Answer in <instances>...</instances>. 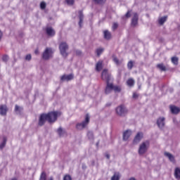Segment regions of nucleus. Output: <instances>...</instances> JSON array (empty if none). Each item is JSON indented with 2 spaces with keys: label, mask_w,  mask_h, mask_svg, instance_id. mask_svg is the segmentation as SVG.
Wrapping results in <instances>:
<instances>
[{
  "label": "nucleus",
  "mask_w": 180,
  "mask_h": 180,
  "mask_svg": "<svg viewBox=\"0 0 180 180\" xmlns=\"http://www.w3.org/2000/svg\"><path fill=\"white\" fill-rule=\"evenodd\" d=\"M58 116H61V112L59 111H51L46 114L42 113L39 116L38 125L40 127L44 126L46 120L49 123H55V122H57Z\"/></svg>",
  "instance_id": "1"
},
{
  "label": "nucleus",
  "mask_w": 180,
  "mask_h": 180,
  "mask_svg": "<svg viewBox=\"0 0 180 180\" xmlns=\"http://www.w3.org/2000/svg\"><path fill=\"white\" fill-rule=\"evenodd\" d=\"M149 148H150V141H146L142 143H141L138 150L139 155H143L146 154V153H147V150H148Z\"/></svg>",
  "instance_id": "2"
},
{
  "label": "nucleus",
  "mask_w": 180,
  "mask_h": 180,
  "mask_svg": "<svg viewBox=\"0 0 180 180\" xmlns=\"http://www.w3.org/2000/svg\"><path fill=\"white\" fill-rule=\"evenodd\" d=\"M68 49V44L67 42H61L59 44V50L60 52L61 56L63 57H68V53H67V51Z\"/></svg>",
  "instance_id": "3"
},
{
  "label": "nucleus",
  "mask_w": 180,
  "mask_h": 180,
  "mask_svg": "<svg viewBox=\"0 0 180 180\" xmlns=\"http://www.w3.org/2000/svg\"><path fill=\"white\" fill-rule=\"evenodd\" d=\"M89 115L86 114L85 117V120L83 121L82 123H78L76 125V129L77 130H82V129H85L86 126H88L89 124Z\"/></svg>",
  "instance_id": "4"
},
{
  "label": "nucleus",
  "mask_w": 180,
  "mask_h": 180,
  "mask_svg": "<svg viewBox=\"0 0 180 180\" xmlns=\"http://www.w3.org/2000/svg\"><path fill=\"white\" fill-rule=\"evenodd\" d=\"M53 53L54 51H53V49H51V48H46L42 54V58L44 60H49L51 57H53Z\"/></svg>",
  "instance_id": "5"
},
{
  "label": "nucleus",
  "mask_w": 180,
  "mask_h": 180,
  "mask_svg": "<svg viewBox=\"0 0 180 180\" xmlns=\"http://www.w3.org/2000/svg\"><path fill=\"white\" fill-rule=\"evenodd\" d=\"M110 74L109 73V70L108 69H103L101 72V79L103 81H105L106 83L110 82Z\"/></svg>",
  "instance_id": "6"
},
{
  "label": "nucleus",
  "mask_w": 180,
  "mask_h": 180,
  "mask_svg": "<svg viewBox=\"0 0 180 180\" xmlns=\"http://www.w3.org/2000/svg\"><path fill=\"white\" fill-rule=\"evenodd\" d=\"M115 110L119 116H124L127 113V109L123 105L118 106Z\"/></svg>",
  "instance_id": "7"
},
{
  "label": "nucleus",
  "mask_w": 180,
  "mask_h": 180,
  "mask_svg": "<svg viewBox=\"0 0 180 180\" xmlns=\"http://www.w3.org/2000/svg\"><path fill=\"white\" fill-rule=\"evenodd\" d=\"M139 25V14L137 13H134V15L131 20V26L132 27H136Z\"/></svg>",
  "instance_id": "8"
},
{
  "label": "nucleus",
  "mask_w": 180,
  "mask_h": 180,
  "mask_svg": "<svg viewBox=\"0 0 180 180\" xmlns=\"http://www.w3.org/2000/svg\"><path fill=\"white\" fill-rule=\"evenodd\" d=\"M143 137V132H138L133 140V143L137 144L138 143H140Z\"/></svg>",
  "instance_id": "9"
},
{
  "label": "nucleus",
  "mask_w": 180,
  "mask_h": 180,
  "mask_svg": "<svg viewBox=\"0 0 180 180\" xmlns=\"http://www.w3.org/2000/svg\"><path fill=\"white\" fill-rule=\"evenodd\" d=\"M112 91H113V83L107 82L105 89V95H109Z\"/></svg>",
  "instance_id": "10"
},
{
  "label": "nucleus",
  "mask_w": 180,
  "mask_h": 180,
  "mask_svg": "<svg viewBox=\"0 0 180 180\" xmlns=\"http://www.w3.org/2000/svg\"><path fill=\"white\" fill-rule=\"evenodd\" d=\"M8 106L6 105H0V115L1 116H6L8 113Z\"/></svg>",
  "instance_id": "11"
},
{
  "label": "nucleus",
  "mask_w": 180,
  "mask_h": 180,
  "mask_svg": "<svg viewBox=\"0 0 180 180\" xmlns=\"http://www.w3.org/2000/svg\"><path fill=\"white\" fill-rule=\"evenodd\" d=\"M45 31H46V34L48 36H50L51 37L56 36V31L51 27H47L45 29Z\"/></svg>",
  "instance_id": "12"
},
{
  "label": "nucleus",
  "mask_w": 180,
  "mask_h": 180,
  "mask_svg": "<svg viewBox=\"0 0 180 180\" xmlns=\"http://www.w3.org/2000/svg\"><path fill=\"white\" fill-rule=\"evenodd\" d=\"M169 109H170V111L172 113V115H178V113H179V112H180L179 107H176L173 105L169 106Z\"/></svg>",
  "instance_id": "13"
},
{
  "label": "nucleus",
  "mask_w": 180,
  "mask_h": 180,
  "mask_svg": "<svg viewBox=\"0 0 180 180\" xmlns=\"http://www.w3.org/2000/svg\"><path fill=\"white\" fill-rule=\"evenodd\" d=\"M71 79H74V75H72V74L68 75H63L60 77L61 81H71Z\"/></svg>",
  "instance_id": "14"
},
{
  "label": "nucleus",
  "mask_w": 180,
  "mask_h": 180,
  "mask_svg": "<svg viewBox=\"0 0 180 180\" xmlns=\"http://www.w3.org/2000/svg\"><path fill=\"white\" fill-rule=\"evenodd\" d=\"M157 124L160 128L164 127V126H165V118L160 117L157 121Z\"/></svg>",
  "instance_id": "15"
},
{
  "label": "nucleus",
  "mask_w": 180,
  "mask_h": 180,
  "mask_svg": "<svg viewBox=\"0 0 180 180\" xmlns=\"http://www.w3.org/2000/svg\"><path fill=\"white\" fill-rule=\"evenodd\" d=\"M131 136V131L127 129L126 130L123 134V140L124 141H127L129 140V138Z\"/></svg>",
  "instance_id": "16"
},
{
  "label": "nucleus",
  "mask_w": 180,
  "mask_h": 180,
  "mask_svg": "<svg viewBox=\"0 0 180 180\" xmlns=\"http://www.w3.org/2000/svg\"><path fill=\"white\" fill-rule=\"evenodd\" d=\"M103 68V61L98 60L96 65V70L99 72Z\"/></svg>",
  "instance_id": "17"
},
{
  "label": "nucleus",
  "mask_w": 180,
  "mask_h": 180,
  "mask_svg": "<svg viewBox=\"0 0 180 180\" xmlns=\"http://www.w3.org/2000/svg\"><path fill=\"white\" fill-rule=\"evenodd\" d=\"M39 180H47V174L46 172H42L40 174ZM49 180H54L53 176H51Z\"/></svg>",
  "instance_id": "18"
},
{
  "label": "nucleus",
  "mask_w": 180,
  "mask_h": 180,
  "mask_svg": "<svg viewBox=\"0 0 180 180\" xmlns=\"http://www.w3.org/2000/svg\"><path fill=\"white\" fill-rule=\"evenodd\" d=\"M103 34L104 39H105V40H110L112 38V34L108 30H104Z\"/></svg>",
  "instance_id": "19"
},
{
  "label": "nucleus",
  "mask_w": 180,
  "mask_h": 180,
  "mask_svg": "<svg viewBox=\"0 0 180 180\" xmlns=\"http://www.w3.org/2000/svg\"><path fill=\"white\" fill-rule=\"evenodd\" d=\"M165 157H167L169 158V161H171V162H175V158L174 157V155H172V154H171L168 152H165Z\"/></svg>",
  "instance_id": "20"
},
{
  "label": "nucleus",
  "mask_w": 180,
  "mask_h": 180,
  "mask_svg": "<svg viewBox=\"0 0 180 180\" xmlns=\"http://www.w3.org/2000/svg\"><path fill=\"white\" fill-rule=\"evenodd\" d=\"M22 110H23V108H22L18 105H15L14 111L15 112V113H17V115H22Z\"/></svg>",
  "instance_id": "21"
},
{
  "label": "nucleus",
  "mask_w": 180,
  "mask_h": 180,
  "mask_svg": "<svg viewBox=\"0 0 180 180\" xmlns=\"http://www.w3.org/2000/svg\"><path fill=\"white\" fill-rule=\"evenodd\" d=\"M79 25L81 27L82 25V21L84 20V14L82 13V11H79Z\"/></svg>",
  "instance_id": "22"
},
{
  "label": "nucleus",
  "mask_w": 180,
  "mask_h": 180,
  "mask_svg": "<svg viewBox=\"0 0 180 180\" xmlns=\"http://www.w3.org/2000/svg\"><path fill=\"white\" fill-rule=\"evenodd\" d=\"M174 176L176 179H180V169L179 167H176L174 170Z\"/></svg>",
  "instance_id": "23"
},
{
  "label": "nucleus",
  "mask_w": 180,
  "mask_h": 180,
  "mask_svg": "<svg viewBox=\"0 0 180 180\" xmlns=\"http://www.w3.org/2000/svg\"><path fill=\"white\" fill-rule=\"evenodd\" d=\"M156 67L161 71H167V67L164 65V63H159L156 65Z\"/></svg>",
  "instance_id": "24"
},
{
  "label": "nucleus",
  "mask_w": 180,
  "mask_h": 180,
  "mask_svg": "<svg viewBox=\"0 0 180 180\" xmlns=\"http://www.w3.org/2000/svg\"><path fill=\"white\" fill-rule=\"evenodd\" d=\"M167 19H168L167 16H164V17L159 18V20H158L159 25H162L164 23H165V22H167Z\"/></svg>",
  "instance_id": "25"
},
{
  "label": "nucleus",
  "mask_w": 180,
  "mask_h": 180,
  "mask_svg": "<svg viewBox=\"0 0 180 180\" xmlns=\"http://www.w3.org/2000/svg\"><path fill=\"white\" fill-rule=\"evenodd\" d=\"M111 180H120V173L115 172L111 177Z\"/></svg>",
  "instance_id": "26"
},
{
  "label": "nucleus",
  "mask_w": 180,
  "mask_h": 180,
  "mask_svg": "<svg viewBox=\"0 0 180 180\" xmlns=\"http://www.w3.org/2000/svg\"><path fill=\"white\" fill-rule=\"evenodd\" d=\"M127 85H128V86H134V79H133L132 78H129L127 81Z\"/></svg>",
  "instance_id": "27"
},
{
  "label": "nucleus",
  "mask_w": 180,
  "mask_h": 180,
  "mask_svg": "<svg viewBox=\"0 0 180 180\" xmlns=\"http://www.w3.org/2000/svg\"><path fill=\"white\" fill-rule=\"evenodd\" d=\"M171 60H172V64H174V65H178V61L179 60L178 57H176V56L172 57Z\"/></svg>",
  "instance_id": "28"
},
{
  "label": "nucleus",
  "mask_w": 180,
  "mask_h": 180,
  "mask_svg": "<svg viewBox=\"0 0 180 180\" xmlns=\"http://www.w3.org/2000/svg\"><path fill=\"white\" fill-rule=\"evenodd\" d=\"M133 67H134V61L129 60L127 63V68L128 70H132Z\"/></svg>",
  "instance_id": "29"
},
{
  "label": "nucleus",
  "mask_w": 180,
  "mask_h": 180,
  "mask_svg": "<svg viewBox=\"0 0 180 180\" xmlns=\"http://www.w3.org/2000/svg\"><path fill=\"white\" fill-rule=\"evenodd\" d=\"M104 50L105 49H103V48H98L96 49V52L98 57H99V56H101V54H102L103 53Z\"/></svg>",
  "instance_id": "30"
},
{
  "label": "nucleus",
  "mask_w": 180,
  "mask_h": 180,
  "mask_svg": "<svg viewBox=\"0 0 180 180\" xmlns=\"http://www.w3.org/2000/svg\"><path fill=\"white\" fill-rule=\"evenodd\" d=\"M93 1L98 5H103V4H105V2H106V0H93Z\"/></svg>",
  "instance_id": "31"
},
{
  "label": "nucleus",
  "mask_w": 180,
  "mask_h": 180,
  "mask_svg": "<svg viewBox=\"0 0 180 180\" xmlns=\"http://www.w3.org/2000/svg\"><path fill=\"white\" fill-rule=\"evenodd\" d=\"M112 90L115 91V92H120V91H122V88H120L119 86L113 85Z\"/></svg>",
  "instance_id": "32"
},
{
  "label": "nucleus",
  "mask_w": 180,
  "mask_h": 180,
  "mask_svg": "<svg viewBox=\"0 0 180 180\" xmlns=\"http://www.w3.org/2000/svg\"><path fill=\"white\" fill-rule=\"evenodd\" d=\"M6 146V138H4L3 142L0 144V149L2 150Z\"/></svg>",
  "instance_id": "33"
},
{
  "label": "nucleus",
  "mask_w": 180,
  "mask_h": 180,
  "mask_svg": "<svg viewBox=\"0 0 180 180\" xmlns=\"http://www.w3.org/2000/svg\"><path fill=\"white\" fill-rule=\"evenodd\" d=\"M113 61L116 64V65H120V61L119 60V58L117 57L113 58Z\"/></svg>",
  "instance_id": "34"
},
{
  "label": "nucleus",
  "mask_w": 180,
  "mask_h": 180,
  "mask_svg": "<svg viewBox=\"0 0 180 180\" xmlns=\"http://www.w3.org/2000/svg\"><path fill=\"white\" fill-rule=\"evenodd\" d=\"M127 19L131 16V11L129 10L124 15Z\"/></svg>",
  "instance_id": "35"
},
{
  "label": "nucleus",
  "mask_w": 180,
  "mask_h": 180,
  "mask_svg": "<svg viewBox=\"0 0 180 180\" xmlns=\"http://www.w3.org/2000/svg\"><path fill=\"white\" fill-rule=\"evenodd\" d=\"M117 27H119V24H117V22H114L112 24V30H116V29H117Z\"/></svg>",
  "instance_id": "36"
},
{
  "label": "nucleus",
  "mask_w": 180,
  "mask_h": 180,
  "mask_svg": "<svg viewBox=\"0 0 180 180\" xmlns=\"http://www.w3.org/2000/svg\"><path fill=\"white\" fill-rule=\"evenodd\" d=\"M64 133V131H63V128L60 127L58 129V134L60 136H63Z\"/></svg>",
  "instance_id": "37"
},
{
  "label": "nucleus",
  "mask_w": 180,
  "mask_h": 180,
  "mask_svg": "<svg viewBox=\"0 0 180 180\" xmlns=\"http://www.w3.org/2000/svg\"><path fill=\"white\" fill-rule=\"evenodd\" d=\"M63 180H72V178H71V176H70V174H66L64 176Z\"/></svg>",
  "instance_id": "38"
},
{
  "label": "nucleus",
  "mask_w": 180,
  "mask_h": 180,
  "mask_svg": "<svg viewBox=\"0 0 180 180\" xmlns=\"http://www.w3.org/2000/svg\"><path fill=\"white\" fill-rule=\"evenodd\" d=\"M65 2L68 5H74L75 1L74 0H65Z\"/></svg>",
  "instance_id": "39"
},
{
  "label": "nucleus",
  "mask_w": 180,
  "mask_h": 180,
  "mask_svg": "<svg viewBox=\"0 0 180 180\" xmlns=\"http://www.w3.org/2000/svg\"><path fill=\"white\" fill-rule=\"evenodd\" d=\"M40 8L41 9H46V3L44 1L41 2Z\"/></svg>",
  "instance_id": "40"
},
{
  "label": "nucleus",
  "mask_w": 180,
  "mask_h": 180,
  "mask_svg": "<svg viewBox=\"0 0 180 180\" xmlns=\"http://www.w3.org/2000/svg\"><path fill=\"white\" fill-rule=\"evenodd\" d=\"M132 98L134 99H137V98H139V94H137L136 92H134L132 95Z\"/></svg>",
  "instance_id": "41"
},
{
  "label": "nucleus",
  "mask_w": 180,
  "mask_h": 180,
  "mask_svg": "<svg viewBox=\"0 0 180 180\" xmlns=\"http://www.w3.org/2000/svg\"><path fill=\"white\" fill-rule=\"evenodd\" d=\"M25 60H27L28 61H30L32 60V55L28 54L25 56Z\"/></svg>",
  "instance_id": "42"
},
{
  "label": "nucleus",
  "mask_w": 180,
  "mask_h": 180,
  "mask_svg": "<svg viewBox=\"0 0 180 180\" xmlns=\"http://www.w3.org/2000/svg\"><path fill=\"white\" fill-rule=\"evenodd\" d=\"M8 59H9V57L6 55H4L2 58L3 61H5V62L8 61Z\"/></svg>",
  "instance_id": "43"
},
{
  "label": "nucleus",
  "mask_w": 180,
  "mask_h": 180,
  "mask_svg": "<svg viewBox=\"0 0 180 180\" xmlns=\"http://www.w3.org/2000/svg\"><path fill=\"white\" fill-rule=\"evenodd\" d=\"M76 54L77 56H81L82 54V52L81 51H76Z\"/></svg>",
  "instance_id": "44"
},
{
  "label": "nucleus",
  "mask_w": 180,
  "mask_h": 180,
  "mask_svg": "<svg viewBox=\"0 0 180 180\" xmlns=\"http://www.w3.org/2000/svg\"><path fill=\"white\" fill-rule=\"evenodd\" d=\"M105 157H106V158H108V160H109V158H110V155L109 154H106Z\"/></svg>",
  "instance_id": "45"
},
{
  "label": "nucleus",
  "mask_w": 180,
  "mask_h": 180,
  "mask_svg": "<svg viewBox=\"0 0 180 180\" xmlns=\"http://www.w3.org/2000/svg\"><path fill=\"white\" fill-rule=\"evenodd\" d=\"M34 53H35V54H39V49H36L35 51H34Z\"/></svg>",
  "instance_id": "46"
},
{
  "label": "nucleus",
  "mask_w": 180,
  "mask_h": 180,
  "mask_svg": "<svg viewBox=\"0 0 180 180\" xmlns=\"http://www.w3.org/2000/svg\"><path fill=\"white\" fill-rule=\"evenodd\" d=\"M2 35H3V34H2L1 31L0 30V40H1V39H2Z\"/></svg>",
  "instance_id": "47"
},
{
  "label": "nucleus",
  "mask_w": 180,
  "mask_h": 180,
  "mask_svg": "<svg viewBox=\"0 0 180 180\" xmlns=\"http://www.w3.org/2000/svg\"><path fill=\"white\" fill-rule=\"evenodd\" d=\"M112 105V103H109L106 104V106H110Z\"/></svg>",
  "instance_id": "48"
},
{
  "label": "nucleus",
  "mask_w": 180,
  "mask_h": 180,
  "mask_svg": "<svg viewBox=\"0 0 180 180\" xmlns=\"http://www.w3.org/2000/svg\"><path fill=\"white\" fill-rule=\"evenodd\" d=\"M11 180H18V179L13 178V179H12Z\"/></svg>",
  "instance_id": "49"
}]
</instances>
